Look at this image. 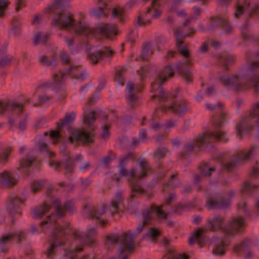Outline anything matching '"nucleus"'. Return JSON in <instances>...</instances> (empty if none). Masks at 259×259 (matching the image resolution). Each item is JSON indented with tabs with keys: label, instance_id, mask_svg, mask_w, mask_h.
Masks as SVG:
<instances>
[{
	"label": "nucleus",
	"instance_id": "obj_1",
	"mask_svg": "<svg viewBox=\"0 0 259 259\" xmlns=\"http://www.w3.org/2000/svg\"><path fill=\"white\" fill-rule=\"evenodd\" d=\"M137 163L139 164L140 171L136 172V169L133 168L130 170V175L127 176V182L131 189L130 197L132 200L138 199L147 193L142 187L140 181L147 178L153 173L152 168L145 159L139 158L137 160Z\"/></svg>",
	"mask_w": 259,
	"mask_h": 259
},
{
	"label": "nucleus",
	"instance_id": "obj_2",
	"mask_svg": "<svg viewBox=\"0 0 259 259\" xmlns=\"http://www.w3.org/2000/svg\"><path fill=\"white\" fill-rule=\"evenodd\" d=\"M228 138L226 137V133L222 131L215 132H208L200 135L194 141L188 144L185 146L183 151L180 152V156L183 158L185 156L190 153L194 149L197 147L200 148L203 144L211 143L215 141H220L222 142H226Z\"/></svg>",
	"mask_w": 259,
	"mask_h": 259
},
{
	"label": "nucleus",
	"instance_id": "obj_3",
	"mask_svg": "<svg viewBox=\"0 0 259 259\" xmlns=\"http://www.w3.org/2000/svg\"><path fill=\"white\" fill-rule=\"evenodd\" d=\"M220 80L225 85L231 87L236 91H243L252 87L255 93L259 92V75L251 77L248 80L240 76L231 77L221 76Z\"/></svg>",
	"mask_w": 259,
	"mask_h": 259
},
{
	"label": "nucleus",
	"instance_id": "obj_4",
	"mask_svg": "<svg viewBox=\"0 0 259 259\" xmlns=\"http://www.w3.org/2000/svg\"><path fill=\"white\" fill-rule=\"evenodd\" d=\"M106 239L112 244L120 243V246L117 253V258L113 256L109 259H128L134 252L135 242L128 240V234L126 232L123 233L120 235L115 234L107 235Z\"/></svg>",
	"mask_w": 259,
	"mask_h": 259
},
{
	"label": "nucleus",
	"instance_id": "obj_5",
	"mask_svg": "<svg viewBox=\"0 0 259 259\" xmlns=\"http://www.w3.org/2000/svg\"><path fill=\"white\" fill-rule=\"evenodd\" d=\"M74 32L76 35L84 36L100 34L110 38L112 34L117 35L118 30L116 25L109 23H102L96 28H92L88 25L82 24L79 21V24L74 28Z\"/></svg>",
	"mask_w": 259,
	"mask_h": 259
},
{
	"label": "nucleus",
	"instance_id": "obj_6",
	"mask_svg": "<svg viewBox=\"0 0 259 259\" xmlns=\"http://www.w3.org/2000/svg\"><path fill=\"white\" fill-rule=\"evenodd\" d=\"M257 125L258 131L256 137H259V103L253 104L249 111L248 114L237 123V134L240 139L242 138V130L250 132Z\"/></svg>",
	"mask_w": 259,
	"mask_h": 259
},
{
	"label": "nucleus",
	"instance_id": "obj_7",
	"mask_svg": "<svg viewBox=\"0 0 259 259\" xmlns=\"http://www.w3.org/2000/svg\"><path fill=\"white\" fill-rule=\"evenodd\" d=\"M94 134L85 130H74L72 132L68 137V141L71 143L76 142L83 145H89L94 142Z\"/></svg>",
	"mask_w": 259,
	"mask_h": 259
},
{
	"label": "nucleus",
	"instance_id": "obj_8",
	"mask_svg": "<svg viewBox=\"0 0 259 259\" xmlns=\"http://www.w3.org/2000/svg\"><path fill=\"white\" fill-rule=\"evenodd\" d=\"M191 32L183 34V30L181 28H174V33L176 39V45L179 53L185 57L188 58L190 55L189 51L185 47H182L184 43V40L187 37H192L195 33V30L190 28Z\"/></svg>",
	"mask_w": 259,
	"mask_h": 259
},
{
	"label": "nucleus",
	"instance_id": "obj_9",
	"mask_svg": "<svg viewBox=\"0 0 259 259\" xmlns=\"http://www.w3.org/2000/svg\"><path fill=\"white\" fill-rule=\"evenodd\" d=\"M206 108L208 110L214 111L216 110L219 112L218 117L212 116V123L216 128H220L222 126L223 123L226 121L227 113L224 110V105L218 102L217 104L207 103Z\"/></svg>",
	"mask_w": 259,
	"mask_h": 259
},
{
	"label": "nucleus",
	"instance_id": "obj_10",
	"mask_svg": "<svg viewBox=\"0 0 259 259\" xmlns=\"http://www.w3.org/2000/svg\"><path fill=\"white\" fill-rule=\"evenodd\" d=\"M52 25H58L60 29H67L74 26L73 15L70 13H59L53 19Z\"/></svg>",
	"mask_w": 259,
	"mask_h": 259
},
{
	"label": "nucleus",
	"instance_id": "obj_11",
	"mask_svg": "<svg viewBox=\"0 0 259 259\" xmlns=\"http://www.w3.org/2000/svg\"><path fill=\"white\" fill-rule=\"evenodd\" d=\"M136 155L133 152H128L126 155L122 157L120 159L118 167L120 168L118 174H115L112 178V181H115L119 183L121 178L126 177L130 175V171L126 168V165L128 161L130 160H135Z\"/></svg>",
	"mask_w": 259,
	"mask_h": 259
},
{
	"label": "nucleus",
	"instance_id": "obj_12",
	"mask_svg": "<svg viewBox=\"0 0 259 259\" xmlns=\"http://www.w3.org/2000/svg\"><path fill=\"white\" fill-rule=\"evenodd\" d=\"M144 89L142 83L135 85L134 83L128 81L126 85V90L127 92V100L131 107L134 108L136 106L139 97L136 93L141 92Z\"/></svg>",
	"mask_w": 259,
	"mask_h": 259
},
{
	"label": "nucleus",
	"instance_id": "obj_13",
	"mask_svg": "<svg viewBox=\"0 0 259 259\" xmlns=\"http://www.w3.org/2000/svg\"><path fill=\"white\" fill-rule=\"evenodd\" d=\"M163 83L153 82L151 84V92L155 94L151 97L152 99H158L160 102H166L170 98L176 96L169 92H165L162 87Z\"/></svg>",
	"mask_w": 259,
	"mask_h": 259
},
{
	"label": "nucleus",
	"instance_id": "obj_14",
	"mask_svg": "<svg viewBox=\"0 0 259 259\" xmlns=\"http://www.w3.org/2000/svg\"><path fill=\"white\" fill-rule=\"evenodd\" d=\"M71 231V228L69 223L58 226L54 229L50 239L56 241L57 243L63 241L65 245L67 240L66 236L70 233Z\"/></svg>",
	"mask_w": 259,
	"mask_h": 259
},
{
	"label": "nucleus",
	"instance_id": "obj_15",
	"mask_svg": "<svg viewBox=\"0 0 259 259\" xmlns=\"http://www.w3.org/2000/svg\"><path fill=\"white\" fill-rule=\"evenodd\" d=\"M230 204V200L223 196L209 197L207 198L205 206L208 209H220L227 207Z\"/></svg>",
	"mask_w": 259,
	"mask_h": 259
},
{
	"label": "nucleus",
	"instance_id": "obj_16",
	"mask_svg": "<svg viewBox=\"0 0 259 259\" xmlns=\"http://www.w3.org/2000/svg\"><path fill=\"white\" fill-rule=\"evenodd\" d=\"M162 206H157L155 204H152L148 209L143 212V223L144 224L148 225L151 219V213L155 212L158 218L166 219L167 214L161 209Z\"/></svg>",
	"mask_w": 259,
	"mask_h": 259
},
{
	"label": "nucleus",
	"instance_id": "obj_17",
	"mask_svg": "<svg viewBox=\"0 0 259 259\" xmlns=\"http://www.w3.org/2000/svg\"><path fill=\"white\" fill-rule=\"evenodd\" d=\"M79 68V66H70L69 68L66 69L64 72L60 70L58 73L55 74L53 75V78L58 84L61 83L65 74H70L72 78L75 79L81 78L83 80L84 79L83 73L81 72L79 74H77V71Z\"/></svg>",
	"mask_w": 259,
	"mask_h": 259
},
{
	"label": "nucleus",
	"instance_id": "obj_18",
	"mask_svg": "<svg viewBox=\"0 0 259 259\" xmlns=\"http://www.w3.org/2000/svg\"><path fill=\"white\" fill-rule=\"evenodd\" d=\"M160 109L164 112L171 110L175 114L181 115L187 111V103L184 100L175 101L170 106H162Z\"/></svg>",
	"mask_w": 259,
	"mask_h": 259
},
{
	"label": "nucleus",
	"instance_id": "obj_19",
	"mask_svg": "<svg viewBox=\"0 0 259 259\" xmlns=\"http://www.w3.org/2000/svg\"><path fill=\"white\" fill-rule=\"evenodd\" d=\"M8 201V209L11 217L12 222L14 223L15 222L14 217L17 214L20 215L21 213L18 207L20 204L24 203V200L14 196L9 197Z\"/></svg>",
	"mask_w": 259,
	"mask_h": 259
},
{
	"label": "nucleus",
	"instance_id": "obj_20",
	"mask_svg": "<svg viewBox=\"0 0 259 259\" xmlns=\"http://www.w3.org/2000/svg\"><path fill=\"white\" fill-rule=\"evenodd\" d=\"M189 66L190 67L192 66V63L190 59L186 58V62H179L176 66V68L180 74L185 79L187 83L191 82L193 80L192 74L187 67Z\"/></svg>",
	"mask_w": 259,
	"mask_h": 259
},
{
	"label": "nucleus",
	"instance_id": "obj_21",
	"mask_svg": "<svg viewBox=\"0 0 259 259\" xmlns=\"http://www.w3.org/2000/svg\"><path fill=\"white\" fill-rule=\"evenodd\" d=\"M53 206L55 209L57 215L59 217H63L66 211L72 212L74 208L73 203L71 201L65 202L62 206L60 200L57 199L53 202Z\"/></svg>",
	"mask_w": 259,
	"mask_h": 259
},
{
	"label": "nucleus",
	"instance_id": "obj_22",
	"mask_svg": "<svg viewBox=\"0 0 259 259\" xmlns=\"http://www.w3.org/2000/svg\"><path fill=\"white\" fill-rule=\"evenodd\" d=\"M225 219L222 216L218 215L207 221L206 226L211 231H216L221 230L224 232L227 229L224 227Z\"/></svg>",
	"mask_w": 259,
	"mask_h": 259
},
{
	"label": "nucleus",
	"instance_id": "obj_23",
	"mask_svg": "<svg viewBox=\"0 0 259 259\" xmlns=\"http://www.w3.org/2000/svg\"><path fill=\"white\" fill-rule=\"evenodd\" d=\"M84 208L87 209V213L90 218L100 219L106 212V205L105 204H103L100 209H97L93 205L86 204Z\"/></svg>",
	"mask_w": 259,
	"mask_h": 259
},
{
	"label": "nucleus",
	"instance_id": "obj_24",
	"mask_svg": "<svg viewBox=\"0 0 259 259\" xmlns=\"http://www.w3.org/2000/svg\"><path fill=\"white\" fill-rule=\"evenodd\" d=\"M250 242V239H246L239 244L236 245L233 248L234 252L237 254L244 252L245 253V257L250 258L252 254L249 248Z\"/></svg>",
	"mask_w": 259,
	"mask_h": 259
},
{
	"label": "nucleus",
	"instance_id": "obj_25",
	"mask_svg": "<svg viewBox=\"0 0 259 259\" xmlns=\"http://www.w3.org/2000/svg\"><path fill=\"white\" fill-rule=\"evenodd\" d=\"M174 74L175 72L173 68L171 65H168L163 69L154 82L163 83L167 81L168 78L172 77Z\"/></svg>",
	"mask_w": 259,
	"mask_h": 259
},
{
	"label": "nucleus",
	"instance_id": "obj_26",
	"mask_svg": "<svg viewBox=\"0 0 259 259\" xmlns=\"http://www.w3.org/2000/svg\"><path fill=\"white\" fill-rule=\"evenodd\" d=\"M244 224V219L242 217L234 218L229 222L227 231L234 233L241 230Z\"/></svg>",
	"mask_w": 259,
	"mask_h": 259
},
{
	"label": "nucleus",
	"instance_id": "obj_27",
	"mask_svg": "<svg viewBox=\"0 0 259 259\" xmlns=\"http://www.w3.org/2000/svg\"><path fill=\"white\" fill-rule=\"evenodd\" d=\"M16 184V180L13 178L9 171H5L0 174V187L11 188Z\"/></svg>",
	"mask_w": 259,
	"mask_h": 259
},
{
	"label": "nucleus",
	"instance_id": "obj_28",
	"mask_svg": "<svg viewBox=\"0 0 259 259\" xmlns=\"http://www.w3.org/2000/svg\"><path fill=\"white\" fill-rule=\"evenodd\" d=\"M50 246L46 251V254L47 256L48 259H54L56 255L57 248L61 246L64 245V243L63 241L57 243L56 241H53L50 238L49 240Z\"/></svg>",
	"mask_w": 259,
	"mask_h": 259
},
{
	"label": "nucleus",
	"instance_id": "obj_29",
	"mask_svg": "<svg viewBox=\"0 0 259 259\" xmlns=\"http://www.w3.org/2000/svg\"><path fill=\"white\" fill-rule=\"evenodd\" d=\"M16 108L19 109V113L23 112L22 104L0 101V115L3 114L7 110H13Z\"/></svg>",
	"mask_w": 259,
	"mask_h": 259
},
{
	"label": "nucleus",
	"instance_id": "obj_30",
	"mask_svg": "<svg viewBox=\"0 0 259 259\" xmlns=\"http://www.w3.org/2000/svg\"><path fill=\"white\" fill-rule=\"evenodd\" d=\"M98 3L103 4V6L97 9H93L90 11V15L92 16L100 18L102 16L107 17L108 14L106 13L107 3L111 0H98Z\"/></svg>",
	"mask_w": 259,
	"mask_h": 259
},
{
	"label": "nucleus",
	"instance_id": "obj_31",
	"mask_svg": "<svg viewBox=\"0 0 259 259\" xmlns=\"http://www.w3.org/2000/svg\"><path fill=\"white\" fill-rule=\"evenodd\" d=\"M257 147L255 146H252L249 150H242L237 154L236 159L238 161H245L256 153Z\"/></svg>",
	"mask_w": 259,
	"mask_h": 259
},
{
	"label": "nucleus",
	"instance_id": "obj_32",
	"mask_svg": "<svg viewBox=\"0 0 259 259\" xmlns=\"http://www.w3.org/2000/svg\"><path fill=\"white\" fill-rule=\"evenodd\" d=\"M123 201V197L121 192H117L115 194V196L111 201V206L112 210L111 212L112 215L118 213V205L121 204Z\"/></svg>",
	"mask_w": 259,
	"mask_h": 259
},
{
	"label": "nucleus",
	"instance_id": "obj_33",
	"mask_svg": "<svg viewBox=\"0 0 259 259\" xmlns=\"http://www.w3.org/2000/svg\"><path fill=\"white\" fill-rule=\"evenodd\" d=\"M206 230L203 228H198L194 232L192 236L189 239V244H192L194 241L197 240L198 245L202 247L204 244V241L202 238V233L205 231Z\"/></svg>",
	"mask_w": 259,
	"mask_h": 259
},
{
	"label": "nucleus",
	"instance_id": "obj_34",
	"mask_svg": "<svg viewBox=\"0 0 259 259\" xmlns=\"http://www.w3.org/2000/svg\"><path fill=\"white\" fill-rule=\"evenodd\" d=\"M97 231L96 229L92 228L89 229L84 236L81 238L82 241L83 243L87 244L89 246L92 247L96 242L94 237Z\"/></svg>",
	"mask_w": 259,
	"mask_h": 259
},
{
	"label": "nucleus",
	"instance_id": "obj_35",
	"mask_svg": "<svg viewBox=\"0 0 259 259\" xmlns=\"http://www.w3.org/2000/svg\"><path fill=\"white\" fill-rule=\"evenodd\" d=\"M36 156L31 154H27L25 157L22 159L20 162L18 170H22L30 167L32 163L36 160Z\"/></svg>",
	"mask_w": 259,
	"mask_h": 259
},
{
	"label": "nucleus",
	"instance_id": "obj_36",
	"mask_svg": "<svg viewBox=\"0 0 259 259\" xmlns=\"http://www.w3.org/2000/svg\"><path fill=\"white\" fill-rule=\"evenodd\" d=\"M229 245V242L223 238L216 245L215 247L213 249L212 252L216 255H223L225 254L226 247Z\"/></svg>",
	"mask_w": 259,
	"mask_h": 259
},
{
	"label": "nucleus",
	"instance_id": "obj_37",
	"mask_svg": "<svg viewBox=\"0 0 259 259\" xmlns=\"http://www.w3.org/2000/svg\"><path fill=\"white\" fill-rule=\"evenodd\" d=\"M218 58L219 62L225 66V69L226 70L228 69V68L226 66L233 63L235 60L233 56L227 52H224L221 54L218 55Z\"/></svg>",
	"mask_w": 259,
	"mask_h": 259
},
{
	"label": "nucleus",
	"instance_id": "obj_38",
	"mask_svg": "<svg viewBox=\"0 0 259 259\" xmlns=\"http://www.w3.org/2000/svg\"><path fill=\"white\" fill-rule=\"evenodd\" d=\"M76 117V114L74 112L66 113L65 117L60 120V122L56 123L58 129L62 128L64 126L69 124L74 121Z\"/></svg>",
	"mask_w": 259,
	"mask_h": 259
},
{
	"label": "nucleus",
	"instance_id": "obj_39",
	"mask_svg": "<svg viewBox=\"0 0 259 259\" xmlns=\"http://www.w3.org/2000/svg\"><path fill=\"white\" fill-rule=\"evenodd\" d=\"M226 20V18L220 16L211 17L210 18V24L207 29L213 30L215 28L221 27Z\"/></svg>",
	"mask_w": 259,
	"mask_h": 259
},
{
	"label": "nucleus",
	"instance_id": "obj_40",
	"mask_svg": "<svg viewBox=\"0 0 259 259\" xmlns=\"http://www.w3.org/2000/svg\"><path fill=\"white\" fill-rule=\"evenodd\" d=\"M51 209V206L44 203L43 204L34 209L33 217L41 219Z\"/></svg>",
	"mask_w": 259,
	"mask_h": 259
},
{
	"label": "nucleus",
	"instance_id": "obj_41",
	"mask_svg": "<svg viewBox=\"0 0 259 259\" xmlns=\"http://www.w3.org/2000/svg\"><path fill=\"white\" fill-rule=\"evenodd\" d=\"M199 171L201 175L210 178L212 172L216 170L215 166H209L208 164L203 162L199 166Z\"/></svg>",
	"mask_w": 259,
	"mask_h": 259
},
{
	"label": "nucleus",
	"instance_id": "obj_42",
	"mask_svg": "<svg viewBox=\"0 0 259 259\" xmlns=\"http://www.w3.org/2000/svg\"><path fill=\"white\" fill-rule=\"evenodd\" d=\"M95 115L96 112L94 110H92L89 113L84 112L83 115V122L92 130H94V128L92 127L93 123H94L96 120V118Z\"/></svg>",
	"mask_w": 259,
	"mask_h": 259
},
{
	"label": "nucleus",
	"instance_id": "obj_43",
	"mask_svg": "<svg viewBox=\"0 0 259 259\" xmlns=\"http://www.w3.org/2000/svg\"><path fill=\"white\" fill-rule=\"evenodd\" d=\"M147 225V224H144L143 222L142 224H140L138 225L135 231L132 232L131 231H128V232H126V233L128 234V240H132L133 241H135V239L144 230L145 227Z\"/></svg>",
	"mask_w": 259,
	"mask_h": 259
},
{
	"label": "nucleus",
	"instance_id": "obj_44",
	"mask_svg": "<svg viewBox=\"0 0 259 259\" xmlns=\"http://www.w3.org/2000/svg\"><path fill=\"white\" fill-rule=\"evenodd\" d=\"M190 257L186 254H175L174 250H169L163 257V259H189Z\"/></svg>",
	"mask_w": 259,
	"mask_h": 259
},
{
	"label": "nucleus",
	"instance_id": "obj_45",
	"mask_svg": "<svg viewBox=\"0 0 259 259\" xmlns=\"http://www.w3.org/2000/svg\"><path fill=\"white\" fill-rule=\"evenodd\" d=\"M62 167L65 169L66 174L72 173L74 171V165L69 155L66 156L65 161L62 163Z\"/></svg>",
	"mask_w": 259,
	"mask_h": 259
},
{
	"label": "nucleus",
	"instance_id": "obj_46",
	"mask_svg": "<svg viewBox=\"0 0 259 259\" xmlns=\"http://www.w3.org/2000/svg\"><path fill=\"white\" fill-rule=\"evenodd\" d=\"M39 61L42 65L47 66H55L57 64L56 60L54 58H50L45 55L39 57Z\"/></svg>",
	"mask_w": 259,
	"mask_h": 259
},
{
	"label": "nucleus",
	"instance_id": "obj_47",
	"mask_svg": "<svg viewBox=\"0 0 259 259\" xmlns=\"http://www.w3.org/2000/svg\"><path fill=\"white\" fill-rule=\"evenodd\" d=\"M88 59L93 64H96L100 60H102L98 51L96 52H89Z\"/></svg>",
	"mask_w": 259,
	"mask_h": 259
},
{
	"label": "nucleus",
	"instance_id": "obj_48",
	"mask_svg": "<svg viewBox=\"0 0 259 259\" xmlns=\"http://www.w3.org/2000/svg\"><path fill=\"white\" fill-rule=\"evenodd\" d=\"M49 35L46 34L42 35L41 33H37L35 35L33 39V43L35 45H37L39 44H46L48 40Z\"/></svg>",
	"mask_w": 259,
	"mask_h": 259
},
{
	"label": "nucleus",
	"instance_id": "obj_49",
	"mask_svg": "<svg viewBox=\"0 0 259 259\" xmlns=\"http://www.w3.org/2000/svg\"><path fill=\"white\" fill-rule=\"evenodd\" d=\"M124 13V9L118 7L112 10V17L114 18H118L120 22H122L123 21Z\"/></svg>",
	"mask_w": 259,
	"mask_h": 259
},
{
	"label": "nucleus",
	"instance_id": "obj_50",
	"mask_svg": "<svg viewBox=\"0 0 259 259\" xmlns=\"http://www.w3.org/2000/svg\"><path fill=\"white\" fill-rule=\"evenodd\" d=\"M152 54V52L150 50V44L147 43L145 44L143 48L142 54L141 55V59L142 60H147L150 55Z\"/></svg>",
	"mask_w": 259,
	"mask_h": 259
},
{
	"label": "nucleus",
	"instance_id": "obj_51",
	"mask_svg": "<svg viewBox=\"0 0 259 259\" xmlns=\"http://www.w3.org/2000/svg\"><path fill=\"white\" fill-rule=\"evenodd\" d=\"M167 152L168 149L166 148L159 147L155 151L153 155L154 158L160 159L163 158Z\"/></svg>",
	"mask_w": 259,
	"mask_h": 259
},
{
	"label": "nucleus",
	"instance_id": "obj_52",
	"mask_svg": "<svg viewBox=\"0 0 259 259\" xmlns=\"http://www.w3.org/2000/svg\"><path fill=\"white\" fill-rule=\"evenodd\" d=\"M98 51L102 60L105 57H112L114 54V52L109 47H104Z\"/></svg>",
	"mask_w": 259,
	"mask_h": 259
},
{
	"label": "nucleus",
	"instance_id": "obj_53",
	"mask_svg": "<svg viewBox=\"0 0 259 259\" xmlns=\"http://www.w3.org/2000/svg\"><path fill=\"white\" fill-rule=\"evenodd\" d=\"M249 23L246 21L241 28V35L244 40H248L253 37V35L248 33Z\"/></svg>",
	"mask_w": 259,
	"mask_h": 259
},
{
	"label": "nucleus",
	"instance_id": "obj_54",
	"mask_svg": "<svg viewBox=\"0 0 259 259\" xmlns=\"http://www.w3.org/2000/svg\"><path fill=\"white\" fill-rule=\"evenodd\" d=\"M83 250V247L75 248L74 250L66 251L64 256L66 259H76L77 255L76 253Z\"/></svg>",
	"mask_w": 259,
	"mask_h": 259
},
{
	"label": "nucleus",
	"instance_id": "obj_55",
	"mask_svg": "<svg viewBox=\"0 0 259 259\" xmlns=\"http://www.w3.org/2000/svg\"><path fill=\"white\" fill-rule=\"evenodd\" d=\"M44 182L43 181H34L31 184V190L33 193H36L39 191L43 187Z\"/></svg>",
	"mask_w": 259,
	"mask_h": 259
},
{
	"label": "nucleus",
	"instance_id": "obj_56",
	"mask_svg": "<svg viewBox=\"0 0 259 259\" xmlns=\"http://www.w3.org/2000/svg\"><path fill=\"white\" fill-rule=\"evenodd\" d=\"M256 188L255 185H253L251 183L247 181L244 183L241 191L243 194H245L246 193L251 192L254 190Z\"/></svg>",
	"mask_w": 259,
	"mask_h": 259
},
{
	"label": "nucleus",
	"instance_id": "obj_57",
	"mask_svg": "<svg viewBox=\"0 0 259 259\" xmlns=\"http://www.w3.org/2000/svg\"><path fill=\"white\" fill-rule=\"evenodd\" d=\"M13 57L11 56H6L0 59V67L4 68L10 65Z\"/></svg>",
	"mask_w": 259,
	"mask_h": 259
},
{
	"label": "nucleus",
	"instance_id": "obj_58",
	"mask_svg": "<svg viewBox=\"0 0 259 259\" xmlns=\"http://www.w3.org/2000/svg\"><path fill=\"white\" fill-rule=\"evenodd\" d=\"M10 3L5 0H0V18H3L5 15V12L7 10Z\"/></svg>",
	"mask_w": 259,
	"mask_h": 259
},
{
	"label": "nucleus",
	"instance_id": "obj_59",
	"mask_svg": "<svg viewBox=\"0 0 259 259\" xmlns=\"http://www.w3.org/2000/svg\"><path fill=\"white\" fill-rule=\"evenodd\" d=\"M160 231L155 228H151L147 233V236L151 238L152 241H155L160 235Z\"/></svg>",
	"mask_w": 259,
	"mask_h": 259
},
{
	"label": "nucleus",
	"instance_id": "obj_60",
	"mask_svg": "<svg viewBox=\"0 0 259 259\" xmlns=\"http://www.w3.org/2000/svg\"><path fill=\"white\" fill-rule=\"evenodd\" d=\"M244 8L241 3L238 2L236 5V9L234 13V16L236 18H239L244 13Z\"/></svg>",
	"mask_w": 259,
	"mask_h": 259
},
{
	"label": "nucleus",
	"instance_id": "obj_61",
	"mask_svg": "<svg viewBox=\"0 0 259 259\" xmlns=\"http://www.w3.org/2000/svg\"><path fill=\"white\" fill-rule=\"evenodd\" d=\"M235 163L234 162H229L228 163H222L221 170L223 171L230 172L235 167Z\"/></svg>",
	"mask_w": 259,
	"mask_h": 259
},
{
	"label": "nucleus",
	"instance_id": "obj_62",
	"mask_svg": "<svg viewBox=\"0 0 259 259\" xmlns=\"http://www.w3.org/2000/svg\"><path fill=\"white\" fill-rule=\"evenodd\" d=\"M15 235V234H9L3 236L0 239V244H8L13 240Z\"/></svg>",
	"mask_w": 259,
	"mask_h": 259
},
{
	"label": "nucleus",
	"instance_id": "obj_63",
	"mask_svg": "<svg viewBox=\"0 0 259 259\" xmlns=\"http://www.w3.org/2000/svg\"><path fill=\"white\" fill-rule=\"evenodd\" d=\"M221 28H222L223 30L227 34H229L233 31V27L227 19H226L225 22L223 23Z\"/></svg>",
	"mask_w": 259,
	"mask_h": 259
},
{
	"label": "nucleus",
	"instance_id": "obj_64",
	"mask_svg": "<svg viewBox=\"0 0 259 259\" xmlns=\"http://www.w3.org/2000/svg\"><path fill=\"white\" fill-rule=\"evenodd\" d=\"M111 128V126L110 124H105L103 127L102 132L101 134V137L106 140L109 138L110 135V133L109 130Z\"/></svg>",
	"mask_w": 259,
	"mask_h": 259
}]
</instances>
